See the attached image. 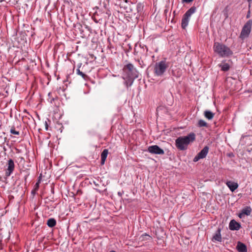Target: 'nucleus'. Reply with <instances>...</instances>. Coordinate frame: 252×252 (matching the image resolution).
<instances>
[{
	"instance_id": "8",
	"label": "nucleus",
	"mask_w": 252,
	"mask_h": 252,
	"mask_svg": "<svg viewBox=\"0 0 252 252\" xmlns=\"http://www.w3.org/2000/svg\"><path fill=\"white\" fill-rule=\"evenodd\" d=\"M209 149L208 146H205L203 149L194 158L193 161L194 162H197L199 159L205 158L208 153Z\"/></svg>"
},
{
	"instance_id": "2",
	"label": "nucleus",
	"mask_w": 252,
	"mask_h": 252,
	"mask_svg": "<svg viewBox=\"0 0 252 252\" xmlns=\"http://www.w3.org/2000/svg\"><path fill=\"white\" fill-rule=\"evenodd\" d=\"M213 49L221 57H227L233 54L229 47L219 42L214 43Z\"/></svg>"
},
{
	"instance_id": "30",
	"label": "nucleus",
	"mask_w": 252,
	"mask_h": 252,
	"mask_svg": "<svg viewBox=\"0 0 252 252\" xmlns=\"http://www.w3.org/2000/svg\"><path fill=\"white\" fill-rule=\"evenodd\" d=\"M46 129H48L47 126H46Z\"/></svg>"
},
{
	"instance_id": "22",
	"label": "nucleus",
	"mask_w": 252,
	"mask_h": 252,
	"mask_svg": "<svg viewBox=\"0 0 252 252\" xmlns=\"http://www.w3.org/2000/svg\"><path fill=\"white\" fill-rule=\"evenodd\" d=\"M76 72L78 75H79L82 77L84 79H85L86 75L80 71L79 68L77 69Z\"/></svg>"
},
{
	"instance_id": "24",
	"label": "nucleus",
	"mask_w": 252,
	"mask_h": 252,
	"mask_svg": "<svg viewBox=\"0 0 252 252\" xmlns=\"http://www.w3.org/2000/svg\"><path fill=\"white\" fill-rule=\"evenodd\" d=\"M250 6H251V5H250V4H249V8H250ZM250 15H251V11H250V10L249 9V10H248V13H247V15H246V18H249L250 17Z\"/></svg>"
},
{
	"instance_id": "17",
	"label": "nucleus",
	"mask_w": 252,
	"mask_h": 252,
	"mask_svg": "<svg viewBox=\"0 0 252 252\" xmlns=\"http://www.w3.org/2000/svg\"><path fill=\"white\" fill-rule=\"evenodd\" d=\"M204 115L206 119L211 120L214 118L215 114L210 111L206 110L204 112Z\"/></svg>"
},
{
	"instance_id": "18",
	"label": "nucleus",
	"mask_w": 252,
	"mask_h": 252,
	"mask_svg": "<svg viewBox=\"0 0 252 252\" xmlns=\"http://www.w3.org/2000/svg\"><path fill=\"white\" fill-rule=\"evenodd\" d=\"M108 153V151L107 149H105L103 151L101 155V163L103 164L105 162L106 158H107Z\"/></svg>"
},
{
	"instance_id": "28",
	"label": "nucleus",
	"mask_w": 252,
	"mask_h": 252,
	"mask_svg": "<svg viewBox=\"0 0 252 252\" xmlns=\"http://www.w3.org/2000/svg\"><path fill=\"white\" fill-rule=\"evenodd\" d=\"M145 236H148L149 237H150V236L147 235V234H145Z\"/></svg>"
},
{
	"instance_id": "12",
	"label": "nucleus",
	"mask_w": 252,
	"mask_h": 252,
	"mask_svg": "<svg viewBox=\"0 0 252 252\" xmlns=\"http://www.w3.org/2000/svg\"><path fill=\"white\" fill-rule=\"evenodd\" d=\"M220 232H221V229L219 228L213 237L212 241L213 242H216V241H218V242H221L222 238H221Z\"/></svg>"
},
{
	"instance_id": "19",
	"label": "nucleus",
	"mask_w": 252,
	"mask_h": 252,
	"mask_svg": "<svg viewBox=\"0 0 252 252\" xmlns=\"http://www.w3.org/2000/svg\"><path fill=\"white\" fill-rule=\"evenodd\" d=\"M218 65L221 68V70L223 71H227L230 68V65L228 63H221L219 64Z\"/></svg>"
},
{
	"instance_id": "23",
	"label": "nucleus",
	"mask_w": 252,
	"mask_h": 252,
	"mask_svg": "<svg viewBox=\"0 0 252 252\" xmlns=\"http://www.w3.org/2000/svg\"><path fill=\"white\" fill-rule=\"evenodd\" d=\"M10 133L14 135H19L20 133L19 131L15 130L14 128L10 129Z\"/></svg>"
},
{
	"instance_id": "7",
	"label": "nucleus",
	"mask_w": 252,
	"mask_h": 252,
	"mask_svg": "<svg viewBox=\"0 0 252 252\" xmlns=\"http://www.w3.org/2000/svg\"><path fill=\"white\" fill-rule=\"evenodd\" d=\"M252 20H248L242 28L239 37L244 40L249 37L252 30Z\"/></svg>"
},
{
	"instance_id": "25",
	"label": "nucleus",
	"mask_w": 252,
	"mask_h": 252,
	"mask_svg": "<svg viewBox=\"0 0 252 252\" xmlns=\"http://www.w3.org/2000/svg\"><path fill=\"white\" fill-rule=\"evenodd\" d=\"M193 0H183V1L184 2H187V3H189V2H192Z\"/></svg>"
},
{
	"instance_id": "9",
	"label": "nucleus",
	"mask_w": 252,
	"mask_h": 252,
	"mask_svg": "<svg viewBox=\"0 0 252 252\" xmlns=\"http://www.w3.org/2000/svg\"><path fill=\"white\" fill-rule=\"evenodd\" d=\"M148 151L153 154L163 155L164 153V151L158 145L149 146L148 149Z\"/></svg>"
},
{
	"instance_id": "27",
	"label": "nucleus",
	"mask_w": 252,
	"mask_h": 252,
	"mask_svg": "<svg viewBox=\"0 0 252 252\" xmlns=\"http://www.w3.org/2000/svg\"><path fill=\"white\" fill-rule=\"evenodd\" d=\"M141 8V6L140 5H138L137 6V9H138V10L139 11L138 9L139 8Z\"/></svg>"
},
{
	"instance_id": "14",
	"label": "nucleus",
	"mask_w": 252,
	"mask_h": 252,
	"mask_svg": "<svg viewBox=\"0 0 252 252\" xmlns=\"http://www.w3.org/2000/svg\"><path fill=\"white\" fill-rule=\"evenodd\" d=\"M226 185L232 192L235 191L238 187V184L237 183L232 181H227Z\"/></svg>"
},
{
	"instance_id": "15",
	"label": "nucleus",
	"mask_w": 252,
	"mask_h": 252,
	"mask_svg": "<svg viewBox=\"0 0 252 252\" xmlns=\"http://www.w3.org/2000/svg\"><path fill=\"white\" fill-rule=\"evenodd\" d=\"M237 249L239 252H247L246 246L240 242L237 243Z\"/></svg>"
},
{
	"instance_id": "26",
	"label": "nucleus",
	"mask_w": 252,
	"mask_h": 252,
	"mask_svg": "<svg viewBox=\"0 0 252 252\" xmlns=\"http://www.w3.org/2000/svg\"><path fill=\"white\" fill-rule=\"evenodd\" d=\"M35 186H36V188H38V186H39V184L38 183H37L36 184H35Z\"/></svg>"
},
{
	"instance_id": "11",
	"label": "nucleus",
	"mask_w": 252,
	"mask_h": 252,
	"mask_svg": "<svg viewBox=\"0 0 252 252\" xmlns=\"http://www.w3.org/2000/svg\"><path fill=\"white\" fill-rule=\"evenodd\" d=\"M241 227L240 223L234 220H230L229 224V228L231 230H238L240 229Z\"/></svg>"
},
{
	"instance_id": "6",
	"label": "nucleus",
	"mask_w": 252,
	"mask_h": 252,
	"mask_svg": "<svg viewBox=\"0 0 252 252\" xmlns=\"http://www.w3.org/2000/svg\"><path fill=\"white\" fill-rule=\"evenodd\" d=\"M195 11L196 7L192 6L184 14L181 22V26L183 29H185L187 27L191 15L194 13Z\"/></svg>"
},
{
	"instance_id": "5",
	"label": "nucleus",
	"mask_w": 252,
	"mask_h": 252,
	"mask_svg": "<svg viewBox=\"0 0 252 252\" xmlns=\"http://www.w3.org/2000/svg\"><path fill=\"white\" fill-rule=\"evenodd\" d=\"M123 70L124 72V76L132 77V78H137L138 77L137 70L131 63H128L125 65Z\"/></svg>"
},
{
	"instance_id": "3",
	"label": "nucleus",
	"mask_w": 252,
	"mask_h": 252,
	"mask_svg": "<svg viewBox=\"0 0 252 252\" xmlns=\"http://www.w3.org/2000/svg\"><path fill=\"white\" fill-rule=\"evenodd\" d=\"M115 5L119 8L117 9L119 12H131L132 10L133 4L126 0H118L116 1Z\"/></svg>"
},
{
	"instance_id": "10",
	"label": "nucleus",
	"mask_w": 252,
	"mask_h": 252,
	"mask_svg": "<svg viewBox=\"0 0 252 252\" xmlns=\"http://www.w3.org/2000/svg\"><path fill=\"white\" fill-rule=\"evenodd\" d=\"M14 163L12 159H10L8 161V166L6 169L5 175L6 176H9L13 172L14 169Z\"/></svg>"
},
{
	"instance_id": "1",
	"label": "nucleus",
	"mask_w": 252,
	"mask_h": 252,
	"mask_svg": "<svg viewBox=\"0 0 252 252\" xmlns=\"http://www.w3.org/2000/svg\"><path fill=\"white\" fill-rule=\"evenodd\" d=\"M196 136L194 133L190 132L187 136H180L175 140V145L178 149L184 151L188 149V145L194 142Z\"/></svg>"
},
{
	"instance_id": "4",
	"label": "nucleus",
	"mask_w": 252,
	"mask_h": 252,
	"mask_svg": "<svg viewBox=\"0 0 252 252\" xmlns=\"http://www.w3.org/2000/svg\"><path fill=\"white\" fill-rule=\"evenodd\" d=\"M168 66L169 63L165 61L156 63L154 67V73L158 76H161L165 72Z\"/></svg>"
},
{
	"instance_id": "21",
	"label": "nucleus",
	"mask_w": 252,
	"mask_h": 252,
	"mask_svg": "<svg viewBox=\"0 0 252 252\" xmlns=\"http://www.w3.org/2000/svg\"><path fill=\"white\" fill-rule=\"evenodd\" d=\"M198 126L199 127H208V125L205 121L199 120L198 122Z\"/></svg>"
},
{
	"instance_id": "29",
	"label": "nucleus",
	"mask_w": 252,
	"mask_h": 252,
	"mask_svg": "<svg viewBox=\"0 0 252 252\" xmlns=\"http://www.w3.org/2000/svg\"><path fill=\"white\" fill-rule=\"evenodd\" d=\"M111 252H116L114 251H111Z\"/></svg>"
},
{
	"instance_id": "20",
	"label": "nucleus",
	"mask_w": 252,
	"mask_h": 252,
	"mask_svg": "<svg viewBox=\"0 0 252 252\" xmlns=\"http://www.w3.org/2000/svg\"><path fill=\"white\" fill-rule=\"evenodd\" d=\"M47 224L50 227H53L56 224V221L54 219H50L48 220Z\"/></svg>"
},
{
	"instance_id": "13",
	"label": "nucleus",
	"mask_w": 252,
	"mask_h": 252,
	"mask_svg": "<svg viewBox=\"0 0 252 252\" xmlns=\"http://www.w3.org/2000/svg\"><path fill=\"white\" fill-rule=\"evenodd\" d=\"M252 209L250 207L244 208L239 214L238 216L240 218L244 217V215L249 216L251 214Z\"/></svg>"
},
{
	"instance_id": "16",
	"label": "nucleus",
	"mask_w": 252,
	"mask_h": 252,
	"mask_svg": "<svg viewBox=\"0 0 252 252\" xmlns=\"http://www.w3.org/2000/svg\"><path fill=\"white\" fill-rule=\"evenodd\" d=\"M123 78L125 80V84L127 87L131 86L135 78H132V77H128L127 76H123Z\"/></svg>"
}]
</instances>
